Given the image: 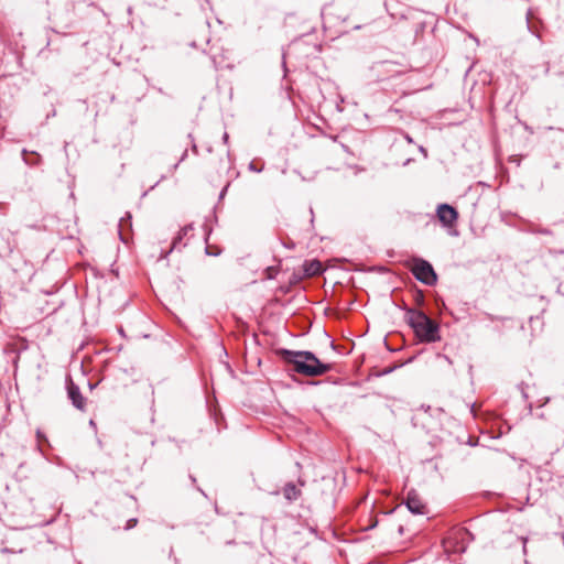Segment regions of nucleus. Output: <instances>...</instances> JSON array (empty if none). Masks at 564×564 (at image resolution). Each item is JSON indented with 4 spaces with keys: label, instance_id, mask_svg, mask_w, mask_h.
<instances>
[{
    "label": "nucleus",
    "instance_id": "f257e3e1",
    "mask_svg": "<svg viewBox=\"0 0 564 564\" xmlns=\"http://www.w3.org/2000/svg\"><path fill=\"white\" fill-rule=\"evenodd\" d=\"M278 356L289 366L290 371L306 377H318L333 369L332 364L322 362L312 351L281 348Z\"/></svg>",
    "mask_w": 564,
    "mask_h": 564
},
{
    "label": "nucleus",
    "instance_id": "f03ea898",
    "mask_svg": "<svg viewBox=\"0 0 564 564\" xmlns=\"http://www.w3.org/2000/svg\"><path fill=\"white\" fill-rule=\"evenodd\" d=\"M405 319L421 343H435L441 339L440 325L423 311L406 308Z\"/></svg>",
    "mask_w": 564,
    "mask_h": 564
},
{
    "label": "nucleus",
    "instance_id": "7ed1b4c3",
    "mask_svg": "<svg viewBox=\"0 0 564 564\" xmlns=\"http://www.w3.org/2000/svg\"><path fill=\"white\" fill-rule=\"evenodd\" d=\"M410 270L415 279L425 285L432 286L437 282L432 264L422 258H413Z\"/></svg>",
    "mask_w": 564,
    "mask_h": 564
},
{
    "label": "nucleus",
    "instance_id": "20e7f679",
    "mask_svg": "<svg viewBox=\"0 0 564 564\" xmlns=\"http://www.w3.org/2000/svg\"><path fill=\"white\" fill-rule=\"evenodd\" d=\"M404 505L408 508V510L413 514L423 516L427 513L425 502L415 490H410L408 492V496L404 500Z\"/></svg>",
    "mask_w": 564,
    "mask_h": 564
},
{
    "label": "nucleus",
    "instance_id": "39448f33",
    "mask_svg": "<svg viewBox=\"0 0 564 564\" xmlns=\"http://www.w3.org/2000/svg\"><path fill=\"white\" fill-rule=\"evenodd\" d=\"M66 389H67V397L72 401V404L76 409H78L80 411H85L86 399L83 397L79 387L74 383V381L72 380L70 377H67Z\"/></svg>",
    "mask_w": 564,
    "mask_h": 564
},
{
    "label": "nucleus",
    "instance_id": "423d86ee",
    "mask_svg": "<svg viewBox=\"0 0 564 564\" xmlns=\"http://www.w3.org/2000/svg\"><path fill=\"white\" fill-rule=\"evenodd\" d=\"M436 214H437L440 221L445 227H452L458 218L457 210L448 204L438 205Z\"/></svg>",
    "mask_w": 564,
    "mask_h": 564
},
{
    "label": "nucleus",
    "instance_id": "0eeeda50",
    "mask_svg": "<svg viewBox=\"0 0 564 564\" xmlns=\"http://www.w3.org/2000/svg\"><path fill=\"white\" fill-rule=\"evenodd\" d=\"M284 498L292 502L300 498L301 489H299L293 482H288L282 489Z\"/></svg>",
    "mask_w": 564,
    "mask_h": 564
},
{
    "label": "nucleus",
    "instance_id": "6e6552de",
    "mask_svg": "<svg viewBox=\"0 0 564 564\" xmlns=\"http://www.w3.org/2000/svg\"><path fill=\"white\" fill-rule=\"evenodd\" d=\"M323 265L318 260L307 261L304 264V271L308 276L318 275L323 272Z\"/></svg>",
    "mask_w": 564,
    "mask_h": 564
},
{
    "label": "nucleus",
    "instance_id": "1a4fd4ad",
    "mask_svg": "<svg viewBox=\"0 0 564 564\" xmlns=\"http://www.w3.org/2000/svg\"><path fill=\"white\" fill-rule=\"evenodd\" d=\"M192 230H193V226L192 225H186L185 227H183L180 230L178 235L173 239L171 249L169 250L167 253L172 252L174 249H178L180 248V243L182 242L183 238L187 237V235Z\"/></svg>",
    "mask_w": 564,
    "mask_h": 564
},
{
    "label": "nucleus",
    "instance_id": "9d476101",
    "mask_svg": "<svg viewBox=\"0 0 564 564\" xmlns=\"http://www.w3.org/2000/svg\"><path fill=\"white\" fill-rule=\"evenodd\" d=\"M23 161L30 166H36L41 162V155L36 152H28L25 149L22 151Z\"/></svg>",
    "mask_w": 564,
    "mask_h": 564
},
{
    "label": "nucleus",
    "instance_id": "9b49d317",
    "mask_svg": "<svg viewBox=\"0 0 564 564\" xmlns=\"http://www.w3.org/2000/svg\"><path fill=\"white\" fill-rule=\"evenodd\" d=\"M130 220H131V215L128 213V214H127V216H126V217H122V218L120 219V223H119V235H120V238H121V240H122L123 242H127V239H126V237L123 236V232H122V231H123V228H124V226H126V225H127V226H131Z\"/></svg>",
    "mask_w": 564,
    "mask_h": 564
},
{
    "label": "nucleus",
    "instance_id": "f8f14e48",
    "mask_svg": "<svg viewBox=\"0 0 564 564\" xmlns=\"http://www.w3.org/2000/svg\"><path fill=\"white\" fill-rule=\"evenodd\" d=\"M36 438H37V449L40 451V453L43 454L42 443H45L48 445V440H47L46 435L41 430L36 431Z\"/></svg>",
    "mask_w": 564,
    "mask_h": 564
},
{
    "label": "nucleus",
    "instance_id": "ddd939ff",
    "mask_svg": "<svg viewBox=\"0 0 564 564\" xmlns=\"http://www.w3.org/2000/svg\"><path fill=\"white\" fill-rule=\"evenodd\" d=\"M264 274H265V278L269 279V280H272L278 274V268L276 267H268L265 270H264Z\"/></svg>",
    "mask_w": 564,
    "mask_h": 564
},
{
    "label": "nucleus",
    "instance_id": "4468645a",
    "mask_svg": "<svg viewBox=\"0 0 564 564\" xmlns=\"http://www.w3.org/2000/svg\"><path fill=\"white\" fill-rule=\"evenodd\" d=\"M137 524H138V519L131 518L127 521L124 529L130 530V529L134 528Z\"/></svg>",
    "mask_w": 564,
    "mask_h": 564
},
{
    "label": "nucleus",
    "instance_id": "2eb2a0df",
    "mask_svg": "<svg viewBox=\"0 0 564 564\" xmlns=\"http://www.w3.org/2000/svg\"><path fill=\"white\" fill-rule=\"evenodd\" d=\"M206 254H208V256H218L219 254V250L210 251V248L206 247Z\"/></svg>",
    "mask_w": 564,
    "mask_h": 564
},
{
    "label": "nucleus",
    "instance_id": "dca6fc26",
    "mask_svg": "<svg viewBox=\"0 0 564 564\" xmlns=\"http://www.w3.org/2000/svg\"><path fill=\"white\" fill-rule=\"evenodd\" d=\"M249 170L254 171V172H261V171H262V169H258V167H256V165H254V163H253V162H251V163L249 164Z\"/></svg>",
    "mask_w": 564,
    "mask_h": 564
},
{
    "label": "nucleus",
    "instance_id": "f3484780",
    "mask_svg": "<svg viewBox=\"0 0 564 564\" xmlns=\"http://www.w3.org/2000/svg\"><path fill=\"white\" fill-rule=\"evenodd\" d=\"M416 301L419 304L423 303V294L422 293H419Z\"/></svg>",
    "mask_w": 564,
    "mask_h": 564
},
{
    "label": "nucleus",
    "instance_id": "a211bd4d",
    "mask_svg": "<svg viewBox=\"0 0 564 564\" xmlns=\"http://www.w3.org/2000/svg\"><path fill=\"white\" fill-rule=\"evenodd\" d=\"M228 139H229V135H228L227 132H225L224 135H223L224 143H227Z\"/></svg>",
    "mask_w": 564,
    "mask_h": 564
},
{
    "label": "nucleus",
    "instance_id": "6ab92c4d",
    "mask_svg": "<svg viewBox=\"0 0 564 564\" xmlns=\"http://www.w3.org/2000/svg\"><path fill=\"white\" fill-rule=\"evenodd\" d=\"M226 191H227V186L220 192V195H219L220 198H223L225 196Z\"/></svg>",
    "mask_w": 564,
    "mask_h": 564
},
{
    "label": "nucleus",
    "instance_id": "aec40b11",
    "mask_svg": "<svg viewBox=\"0 0 564 564\" xmlns=\"http://www.w3.org/2000/svg\"><path fill=\"white\" fill-rule=\"evenodd\" d=\"M521 392H522L523 398H524V399H528V394H527V392L524 391V389H523V388H521Z\"/></svg>",
    "mask_w": 564,
    "mask_h": 564
},
{
    "label": "nucleus",
    "instance_id": "412c9836",
    "mask_svg": "<svg viewBox=\"0 0 564 564\" xmlns=\"http://www.w3.org/2000/svg\"><path fill=\"white\" fill-rule=\"evenodd\" d=\"M189 479L194 485L196 484V478L193 475H189Z\"/></svg>",
    "mask_w": 564,
    "mask_h": 564
},
{
    "label": "nucleus",
    "instance_id": "4be33fe9",
    "mask_svg": "<svg viewBox=\"0 0 564 564\" xmlns=\"http://www.w3.org/2000/svg\"><path fill=\"white\" fill-rule=\"evenodd\" d=\"M127 11H128V14L131 15L133 13L132 7H129Z\"/></svg>",
    "mask_w": 564,
    "mask_h": 564
},
{
    "label": "nucleus",
    "instance_id": "5701e85b",
    "mask_svg": "<svg viewBox=\"0 0 564 564\" xmlns=\"http://www.w3.org/2000/svg\"><path fill=\"white\" fill-rule=\"evenodd\" d=\"M186 155H187V151L185 150L183 155H182V158H181V160H180V162L183 161L186 158Z\"/></svg>",
    "mask_w": 564,
    "mask_h": 564
},
{
    "label": "nucleus",
    "instance_id": "b1692460",
    "mask_svg": "<svg viewBox=\"0 0 564 564\" xmlns=\"http://www.w3.org/2000/svg\"><path fill=\"white\" fill-rule=\"evenodd\" d=\"M197 490H198L203 496H205V497H206V494L204 492V490H203L202 488L197 487Z\"/></svg>",
    "mask_w": 564,
    "mask_h": 564
},
{
    "label": "nucleus",
    "instance_id": "393cba45",
    "mask_svg": "<svg viewBox=\"0 0 564 564\" xmlns=\"http://www.w3.org/2000/svg\"><path fill=\"white\" fill-rule=\"evenodd\" d=\"M525 543H527V539H523V551H524V552H525V550H527Z\"/></svg>",
    "mask_w": 564,
    "mask_h": 564
},
{
    "label": "nucleus",
    "instance_id": "a878e982",
    "mask_svg": "<svg viewBox=\"0 0 564 564\" xmlns=\"http://www.w3.org/2000/svg\"><path fill=\"white\" fill-rule=\"evenodd\" d=\"M330 347H332V349H336L334 341H330Z\"/></svg>",
    "mask_w": 564,
    "mask_h": 564
},
{
    "label": "nucleus",
    "instance_id": "bb28decb",
    "mask_svg": "<svg viewBox=\"0 0 564 564\" xmlns=\"http://www.w3.org/2000/svg\"><path fill=\"white\" fill-rule=\"evenodd\" d=\"M391 371H392V369H386V370L383 371V373H390Z\"/></svg>",
    "mask_w": 564,
    "mask_h": 564
},
{
    "label": "nucleus",
    "instance_id": "cd10ccee",
    "mask_svg": "<svg viewBox=\"0 0 564 564\" xmlns=\"http://www.w3.org/2000/svg\"><path fill=\"white\" fill-rule=\"evenodd\" d=\"M446 361L451 362L449 358L447 356H442Z\"/></svg>",
    "mask_w": 564,
    "mask_h": 564
}]
</instances>
